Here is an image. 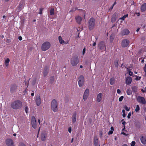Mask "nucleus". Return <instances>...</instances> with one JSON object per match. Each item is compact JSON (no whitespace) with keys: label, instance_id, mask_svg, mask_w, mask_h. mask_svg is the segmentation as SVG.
I'll return each mask as SVG.
<instances>
[{"label":"nucleus","instance_id":"nucleus-51","mask_svg":"<svg viewBox=\"0 0 146 146\" xmlns=\"http://www.w3.org/2000/svg\"><path fill=\"white\" fill-rule=\"evenodd\" d=\"M42 9H40L39 10V14H42Z\"/></svg>","mask_w":146,"mask_h":146},{"label":"nucleus","instance_id":"nucleus-19","mask_svg":"<svg viewBox=\"0 0 146 146\" xmlns=\"http://www.w3.org/2000/svg\"><path fill=\"white\" fill-rule=\"evenodd\" d=\"M75 19L77 23L78 24H80L82 20V17L79 16H78L75 17Z\"/></svg>","mask_w":146,"mask_h":146},{"label":"nucleus","instance_id":"nucleus-60","mask_svg":"<svg viewBox=\"0 0 146 146\" xmlns=\"http://www.w3.org/2000/svg\"><path fill=\"white\" fill-rule=\"evenodd\" d=\"M73 139H74V138H72L71 139V143H72L73 141Z\"/></svg>","mask_w":146,"mask_h":146},{"label":"nucleus","instance_id":"nucleus-44","mask_svg":"<svg viewBox=\"0 0 146 146\" xmlns=\"http://www.w3.org/2000/svg\"><path fill=\"white\" fill-rule=\"evenodd\" d=\"M86 51V48L84 47L83 48L82 51V54L84 55Z\"/></svg>","mask_w":146,"mask_h":146},{"label":"nucleus","instance_id":"nucleus-26","mask_svg":"<svg viewBox=\"0 0 146 146\" xmlns=\"http://www.w3.org/2000/svg\"><path fill=\"white\" fill-rule=\"evenodd\" d=\"M115 79L113 78H111L110 80V84L111 85H113L114 83Z\"/></svg>","mask_w":146,"mask_h":146},{"label":"nucleus","instance_id":"nucleus-42","mask_svg":"<svg viewBox=\"0 0 146 146\" xmlns=\"http://www.w3.org/2000/svg\"><path fill=\"white\" fill-rule=\"evenodd\" d=\"M135 144V142L134 141H133L131 142V146H134Z\"/></svg>","mask_w":146,"mask_h":146},{"label":"nucleus","instance_id":"nucleus-17","mask_svg":"<svg viewBox=\"0 0 146 146\" xmlns=\"http://www.w3.org/2000/svg\"><path fill=\"white\" fill-rule=\"evenodd\" d=\"M132 78L130 76L127 77L126 79V83L127 85H129L132 82Z\"/></svg>","mask_w":146,"mask_h":146},{"label":"nucleus","instance_id":"nucleus-20","mask_svg":"<svg viewBox=\"0 0 146 146\" xmlns=\"http://www.w3.org/2000/svg\"><path fill=\"white\" fill-rule=\"evenodd\" d=\"M141 9L142 12H144L146 10V3H143L142 5Z\"/></svg>","mask_w":146,"mask_h":146},{"label":"nucleus","instance_id":"nucleus-47","mask_svg":"<svg viewBox=\"0 0 146 146\" xmlns=\"http://www.w3.org/2000/svg\"><path fill=\"white\" fill-rule=\"evenodd\" d=\"M113 133V131L112 130L110 131L108 133V135L112 134Z\"/></svg>","mask_w":146,"mask_h":146},{"label":"nucleus","instance_id":"nucleus-11","mask_svg":"<svg viewBox=\"0 0 146 146\" xmlns=\"http://www.w3.org/2000/svg\"><path fill=\"white\" fill-rule=\"evenodd\" d=\"M31 124L32 127L34 129H35L36 127V118L34 116H33L31 118Z\"/></svg>","mask_w":146,"mask_h":146},{"label":"nucleus","instance_id":"nucleus-49","mask_svg":"<svg viewBox=\"0 0 146 146\" xmlns=\"http://www.w3.org/2000/svg\"><path fill=\"white\" fill-rule=\"evenodd\" d=\"M143 70L145 72H146V64L145 65L144 67L143 68Z\"/></svg>","mask_w":146,"mask_h":146},{"label":"nucleus","instance_id":"nucleus-61","mask_svg":"<svg viewBox=\"0 0 146 146\" xmlns=\"http://www.w3.org/2000/svg\"><path fill=\"white\" fill-rule=\"evenodd\" d=\"M38 122L39 123V124H40V119H38Z\"/></svg>","mask_w":146,"mask_h":146},{"label":"nucleus","instance_id":"nucleus-10","mask_svg":"<svg viewBox=\"0 0 146 146\" xmlns=\"http://www.w3.org/2000/svg\"><path fill=\"white\" fill-rule=\"evenodd\" d=\"M6 145L7 146H14L13 140L10 139H7L5 141Z\"/></svg>","mask_w":146,"mask_h":146},{"label":"nucleus","instance_id":"nucleus-27","mask_svg":"<svg viewBox=\"0 0 146 146\" xmlns=\"http://www.w3.org/2000/svg\"><path fill=\"white\" fill-rule=\"evenodd\" d=\"M41 140L42 141H45L46 139L45 135L44 134H42L41 135Z\"/></svg>","mask_w":146,"mask_h":146},{"label":"nucleus","instance_id":"nucleus-36","mask_svg":"<svg viewBox=\"0 0 146 146\" xmlns=\"http://www.w3.org/2000/svg\"><path fill=\"white\" fill-rule=\"evenodd\" d=\"M50 82L51 83L53 82H54V76H51L50 78Z\"/></svg>","mask_w":146,"mask_h":146},{"label":"nucleus","instance_id":"nucleus-8","mask_svg":"<svg viewBox=\"0 0 146 146\" xmlns=\"http://www.w3.org/2000/svg\"><path fill=\"white\" fill-rule=\"evenodd\" d=\"M17 85L15 84H12L10 86V92L13 93L15 92L17 89Z\"/></svg>","mask_w":146,"mask_h":146},{"label":"nucleus","instance_id":"nucleus-35","mask_svg":"<svg viewBox=\"0 0 146 146\" xmlns=\"http://www.w3.org/2000/svg\"><path fill=\"white\" fill-rule=\"evenodd\" d=\"M140 110V108L139 105H137L136 106V108L135 109V111L136 112H138Z\"/></svg>","mask_w":146,"mask_h":146},{"label":"nucleus","instance_id":"nucleus-55","mask_svg":"<svg viewBox=\"0 0 146 146\" xmlns=\"http://www.w3.org/2000/svg\"><path fill=\"white\" fill-rule=\"evenodd\" d=\"M82 10V9H78V8H76L74 9V10Z\"/></svg>","mask_w":146,"mask_h":146},{"label":"nucleus","instance_id":"nucleus-45","mask_svg":"<svg viewBox=\"0 0 146 146\" xmlns=\"http://www.w3.org/2000/svg\"><path fill=\"white\" fill-rule=\"evenodd\" d=\"M131 115V112H130L128 113V114L127 116V118L129 119L130 118Z\"/></svg>","mask_w":146,"mask_h":146},{"label":"nucleus","instance_id":"nucleus-57","mask_svg":"<svg viewBox=\"0 0 146 146\" xmlns=\"http://www.w3.org/2000/svg\"><path fill=\"white\" fill-rule=\"evenodd\" d=\"M96 42H94L93 44V46H96Z\"/></svg>","mask_w":146,"mask_h":146},{"label":"nucleus","instance_id":"nucleus-4","mask_svg":"<svg viewBox=\"0 0 146 146\" xmlns=\"http://www.w3.org/2000/svg\"><path fill=\"white\" fill-rule=\"evenodd\" d=\"M79 61L78 56H75L72 58L71 60V64L73 66H75L78 64Z\"/></svg>","mask_w":146,"mask_h":146},{"label":"nucleus","instance_id":"nucleus-6","mask_svg":"<svg viewBox=\"0 0 146 146\" xmlns=\"http://www.w3.org/2000/svg\"><path fill=\"white\" fill-rule=\"evenodd\" d=\"M78 82L79 86L80 87L82 86L84 84V79L82 75L80 76L78 79Z\"/></svg>","mask_w":146,"mask_h":146},{"label":"nucleus","instance_id":"nucleus-54","mask_svg":"<svg viewBox=\"0 0 146 146\" xmlns=\"http://www.w3.org/2000/svg\"><path fill=\"white\" fill-rule=\"evenodd\" d=\"M121 134L125 135L126 136H127L128 135V134H126V133H125L124 132H122L121 133Z\"/></svg>","mask_w":146,"mask_h":146},{"label":"nucleus","instance_id":"nucleus-15","mask_svg":"<svg viewBox=\"0 0 146 146\" xmlns=\"http://www.w3.org/2000/svg\"><path fill=\"white\" fill-rule=\"evenodd\" d=\"M130 33L129 31L127 29H124L121 32V34L123 36L128 35Z\"/></svg>","mask_w":146,"mask_h":146},{"label":"nucleus","instance_id":"nucleus-9","mask_svg":"<svg viewBox=\"0 0 146 146\" xmlns=\"http://www.w3.org/2000/svg\"><path fill=\"white\" fill-rule=\"evenodd\" d=\"M129 43V40L127 39H124L122 40L121 42V46L123 47H126L128 46Z\"/></svg>","mask_w":146,"mask_h":146},{"label":"nucleus","instance_id":"nucleus-39","mask_svg":"<svg viewBox=\"0 0 146 146\" xmlns=\"http://www.w3.org/2000/svg\"><path fill=\"white\" fill-rule=\"evenodd\" d=\"M18 146H26V145L23 143L21 142L19 143Z\"/></svg>","mask_w":146,"mask_h":146},{"label":"nucleus","instance_id":"nucleus-14","mask_svg":"<svg viewBox=\"0 0 146 146\" xmlns=\"http://www.w3.org/2000/svg\"><path fill=\"white\" fill-rule=\"evenodd\" d=\"M35 102L37 106H39L41 103V100L39 96H37L35 99Z\"/></svg>","mask_w":146,"mask_h":146},{"label":"nucleus","instance_id":"nucleus-25","mask_svg":"<svg viewBox=\"0 0 146 146\" xmlns=\"http://www.w3.org/2000/svg\"><path fill=\"white\" fill-rule=\"evenodd\" d=\"M114 36L113 35L111 34L110 36V40L111 43H112L113 42V40H114Z\"/></svg>","mask_w":146,"mask_h":146},{"label":"nucleus","instance_id":"nucleus-41","mask_svg":"<svg viewBox=\"0 0 146 146\" xmlns=\"http://www.w3.org/2000/svg\"><path fill=\"white\" fill-rule=\"evenodd\" d=\"M124 98V97L123 96H121L119 98V102H121L122 100H123Z\"/></svg>","mask_w":146,"mask_h":146},{"label":"nucleus","instance_id":"nucleus-34","mask_svg":"<svg viewBox=\"0 0 146 146\" xmlns=\"http://www.w3.org/2000/svg\"><path fill=\"white\" fill-rule=\"evenodd\" d=\"M50 15H53L54 14V9H51L50 11Z\"/></svg>","mask_w":146,"mask_h":146},{"label":"nucleus","instance_id":"nucleus-48","mask_svg":"<svg viewBox=\"0 0 146 146\" xmlns=\"http://www.w3.org/2000/svg\"><path fill=\"white\" fill-rule=\"evenodd\" d=\"M36 79H35L33 81V82H32V84L33 85H35V83H36Z\"/></svg>","mask_w":146,"mask_h":146},{"label":"nucleus","instance_id":"nucleus-38","mask_svg":"<svg viewBox=\"0 0 146 146\" xmlns=\"http://www.w3.org/2000/svg\"><path fill=\"white\" fill-rule=\"evenodd\" d=\"M122 111L123 113V117H125L126 116V114L125 111L124 110H123Z\"/></svg>","mask_w":146,"mask_h":146},{"label":"nucleus","instance_id":"nucleus-16","mask_svg":"<svg viewBox=\"0 0 146 146\" xmlns=\"http://www.w3.org/2000/svg\"><path fill=\"white\" fill-rule=\"evenodd\" d=\"M102 97V93H99L97 97L96 100L98 102H100L101 101Z\"/></svg>","mask_w":146,"mask_h":146},{"label":"nucleus","instance_id":"nucleus-32","mask_svg":"<svg viewBox=\"0 0 146 146\" xmlns=\"http://www.w3.org/2000/svg\"><path fill=\"white\" fill-rule=\"evenodd\" d=\"M114 64L115 66L116 67H117L118 66V60H116L114 61Z\"/></svg>","mask_w":146,"mask_h":146},{"label":"nucleus","instance_id":"nucleus-2","mask_svg":"<svg viewBox=\"0 0 146 146\" xmlns=\"http://www.w3.org/2000/svg\"><path fill=\"white\" fill-rule=\"evenodd\" d=\"M95 20L93 17H92L88 21L89 28L90 30H92L94 28L95 25Z\"/></svg>","mask_w":146,"mask_h":146},{"label":"nucleus","instance_id":"nucleus-43","mask_svg":"<svg viewBox=\"0 0 146 146\" xmlns=\"http://www.w3.org/2000/svg\"><path fill=\"white\" fill-rule=\"evenodd\" d=\"M128 73H129V74L130 76H133V72L130 71H129L128 72Z\"/></svg>","mask_w":146,"mask_h":146},{"label":"nucleus","instance_id":"nucleus-13","mask_svg":"<svg viewBox=\"0 0 146 146\" xmlns=\"http://www.w3.org/2000/svg\"><path fill=\"white\" fill-rule=\"evenodd\" d=\"M89 94V90L88 89H86L84 92L83 95V99L84 101L87 98Z\"/></svg>","mask_w":146,"mask_h":146},{"label":"nucleus","instance_id":"nucleus-24","mask_svg":"<svg viewBox=\"0 0 146 146\" xmlns=\"http://www.w3.org/2000/svg\"><path fill=\"white\" fill-rule=\"evenodd\" d=\"M58 39L60 44H62L65 42L62 39L61 36H60L58 37Z\"/></svg>","mask_w":146,"mask_h":146},{"label":"nucleus","instance_id":"nucleus-28","mask_svg":"<svg viewBox=\"0 0 146 146\" xmlns=\"http://www.w3.org/2000/svg\"><path fill=\"white\" fill-rule=\"evenodd\" d=\"M127 94L128 95H130L132 94V91L130 89H128L126 91Z\"/></svg>","mask_w":146,"mask_h":146},{"label":"nucleus","instance_id":"nucleus-18","mask_svg":"<svg viewBox=\"0 0 146 146\" xmlns=\"http://www.w3.org/2000/svg\"><path fill=\"white\" fill-rule=\"evenodd\" d=\"M142 143L144 145L146 144V136H142L140 139Z\"/></svg>","mask_w":146,"mask_h":146},{"label":"nucleus","instance_id":"nucleus-30","mask_svg":"<svg viewBox=\"0 0 146 146\" xmlns=\"http://www.w3.org/2000/svg\"><path fill=\"white\" fill-rule=\"evenodd\" d=\"M48 74L47 68L45 69L43 72V74L44 76H46Z\"/></svg>","mask_w":146,"mask_h":146},{"label":"nucleus","instance_id":"nucleus-29","mask_svg":"<svg viewBox=\"0 0 146 146\" xmlns=\"http://www.w3.org/2000/svg\"><path fill=\"white\" fill-rule=\"evenodd\" d=\"M128 17V14H126L124 15L120 19L122 21H123L125 20V19Z\"/></svg>","mask_w":146,"mask_h":146},{"label":"nucleus","instance_id":"nucleus-5","mask_svg":"<svg viewBox=\"0 0 146 146\" xmlns=\"http://www.w3.org/2000/svg\"><path fill=\"white\" fill-rule=\"evenodd\" d=\"M50 46V43L48 42H46L43 43L41 46V49L43 51H45L48 49Z\"/></svg>","mask_w":146,"mask_h":146},{"label":"nucleus","instance_id":"nucleus-1","mask_svg":"<svg viewBox=\"0 0 146 146\" xmlns=\"http://www.w3.org/2000/svg\"><path fill=\"white\" fill-rule=\"evenodd\" d=\"M23 106V103L21 101L16 100L12 102L11 104V108L14 110L20 109Z\"/></svg>","mask_w":146,"mask_h":146},{"label":"nucleus","instance_id":"nucleus-52","mask_svg":"<svg viewBox=\"0 0 146 146\" xmlns=\"http://www.w3.org/2000/svg\"><path fill=\"white\" fill-rule=\"evenodd\" d=\"M68 131H69V133H71V131H72V129H71V127H69L68 128Z\"/></svg>","mask_w":146,"mask_h":146},{"label":"nucleus","instance_id":"nucleus-64","mask_svg":"<svg viewBox=\"0 0 146 146\" xmlns=\"http://www.w3.org/2000/svg\"><path fill=\"white\" fill-rule=\"evenodd\" d=\"M122 146H128V145L126 144H124L123 145H122Z\"/></svg>","mask_w":146,"mask_h":146},{"label":"nucleus","instance_id":"nucleus-23","mask_svg":"<svg viewBox=\"0 0 146 146\" xmlns=\"http://www.w3.org/2000/svg\"><path fill=\"white\" fill-rule=\"evenodd\" d=\"M132 91L134 93H136L137 91L138 87L136 86H133L131 87Z\"/></svg>","mask_w":146,"mask_h":146},{"label":"nucleus","instance_id":"nucleus-63","mask_svg":"<svg viewBox=\"0 0 146 146\" xmlns=\"http://www.w3.org/2000/svg\"><path fill=\"white\" fill-rule=\"evenodd\" d=\"M139 28H138L136 30V31L138 32L139 30Z\"/></svg>","mask_w":146,"mask_h":146},{"label":"nucleus","instance_id":"nucleus-58","mask_svg":"<svg viewBox=\"0 0 146 146\" xmlns=\"http://www.w3.org/2000/svg\"><path fill=\"white\" fill-rule=\"evenodd\" d=\"M113 21H115V19H114V20H113V18H112L111 19V21L112 22H113Z\"/></svg>","mask_w":146,"mask_h":146},{"label":"nucleus","instance_id":"nucleus-31","mask_svg":"<svg viewBox=\"0 0 146 146\" xmlns=\"http://www.w3.org/2000/svg\"><path fill=\"white\" fill-rule=\"evenodd\" d=\"M10 61V60L9 58H7L5 60V63L6 65L7 66L9 64V63Z\"/></svg>","mask_w":146,"mask_h":146},{"label":"nucleus","instance_id":"nucleus-37","mask_svg":"<svg viewBox=\"0 0 146 146\" xmlns=\"http://www.w3.org/2000/svg\"><path fill=\"white\" fill-rule=\"evenodd\" d=\"M136 78L135 79L137 80H139L141 79V76H138L137 75L135 76Z\"/></svg>","mask_w":146,"mask_h":146},{"label":"nucleus","instance_id":"nucleus-7","mask_svg":"<svg viewBox=\"0 0 146 146\" xmlns=\"http://www.w3.org/2000/svg\"><path fill=\"white\" fill-rule=\"evenodd\" d=\"M98 47L101 50L105 51L106 48L104 41H102L100 42L98 44Z\"/></svg>","mask_w":146,"mask_h":146},{"label":"nucleus","instance_id":"nucleus-62","mask_svg":"<svg viewBox=\"0 0 146 146\" xmlns=\"http://www.w3.org/2000/svg\"><path fill=\"white\" fill-rule=\"evenodd\" d=\"M126 123V122L125 121H124L122 123V124L123 125H124Z\"/></svg>","mask_w":146,"mask_h":146},{"label":"nucleus","instance_id":"nucleus-22","mask_svg":"<svg viewBox=\"0 0 146 146\" xmlns=\"http://www.w3.org/2000/svg\"><path fill=\"white\" fill-rule=\"evenodd\" d=\"M76 112L74 113L72 116V122L73 123H74L76 121Z\"/></svg>","mask_w":146,"mask_h":146},{"label":"nucleus","instance_id":"nucleus-59","mask_svg":"<svg viewBox=\"0 0 146 146\" xmlns=\"http://www.w3.org/2000/svg\"><path fill=\"white\" fill-rule=\"evenodd\" d=\"M111 130H114V128L113 127H111Z\"/></svg>","mask_w":146,"mask_h":146},{"label":"nucleus","instance_id":"nucleus-53","mask_svg":"<svg viewBox=\"0 0 146 146\" xmlns=\"http://www.w3.org/2000/svg\"><path fill=\"white\" fill-rule=\"evenodd\" d=\"M18 39L20 40H21L22 39V38L21 36H19L18 37Z\"/></svg>","mask_w":146,"mask_h":146},{"label":"nucleus","instance_id":"nucleus-46","mask_svg":"<svg viewBox=\"0 0 146 146\" xmlns=\"http://www.w3.org/2000/svg\"><path fill=\"white\" fill-rule=\"evenodd\" d=\"M124 108L127 111H129V108H128L127 106H125Z\"/></svg>","mask_w":146,"mask_h":146},{"label":"nucleus","instance_id":"nucleus-56","mask_svg":"<svg viewBox=\"0 0 146 146\" xmlns=\"http://www.w3.org/2000/svg\"><path fill=\"white\" fill-rule=\"evenodd\" d=\"M33 92L31 94V95L32 96H33L34 95V92L33 91Z\"/></svg>","mask_w":146,"mask_h":146},{"label":"nucleus","instance_id":"nucleus-40","mask_svg":"<svg viewBox=\"0 0 146 146\" xmlns=\"http://www.w3.org/2000/svg\"><path fill=\"white\" fill-rule=\"evenodd\" d=\"M23 2H21L19 5V7L20 8H21L23 7Z\"/></svg>","mask_w":146,"mask_h":146},{"label":"nucleus","instance_id":"nucleus-12","mask_svg":"<svg viewBox=\"0 0 146 146\" xmlns=\"http://www.w3.org/2000/svg\"><path fill=\"white\" fill-rule=\"evenodd\" d=\"M137 100L139 103L143 104H145L146 103L145 100L143 97L138 96L137 98Z\"/></svg>","mask_w":146,"mask_h":146},{"label":"nucleus","instance_id":"nucleus-50","mask_svg":"<svg viewBox=\"0 0 146 146\" xmlns=\"http://www.w3.org/2000/svg\"><path fill=\"white\" fill-rule=\"evenodd\" d=\"M121 91L120 90L118 89H117V93L118 94H119L120 93H121Z\"/></svg>","mask_w":146,"mask_h":146},{"label":"nucleus","instance_id":"nucleus-21","mask_svg":"<svg viewBox=\"0 0 146 146\" xmlns=\"http://www.w3.org/2000/svg\"><path fill=\"white\" fill-rule=\"evenodd\" d=\"M94 142L95 146H98L99 145V141L96 137H95L94 138Z\"/></svg>","mask_w":146,"mask_h":146},{"label":"nucleus","instance_id":"nucleus-3","mask_svg":"<svg viewBox=\"0 0 146 146\" xmlns=\"http://www.w3.org/2000/svg\"><path fill=\"white\" fill-rule=\"evenodd\" d=\"M58 103L56 101L55 99L53 100L51 102V107L52 110L55 112L58 110Z\"/></svg>","mask_w":146,"mask_h":146},{"label":"nucleus","instance_id":"nucleus-33","mask_svg":"<svg viewBox=\"0 0 146 146\" xmlns=\"http://www.w3.org/2000/svg\"><path fill=\"white\" fill-rule=\"evenodd\" d=\"M25 111L26 113L27 114L28 113L29 108L27 106H25Z\"/></svg>","mask_w":146,"mask_h":146}]
</instances>
